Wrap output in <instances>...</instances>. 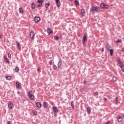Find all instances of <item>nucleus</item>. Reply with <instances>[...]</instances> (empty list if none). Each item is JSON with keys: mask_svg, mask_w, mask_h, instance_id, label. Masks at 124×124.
<instances>
[{"mask_svg": "<svg viewBox=\"0 0 124 124\" xmlns=\"http://www.w3.org/2000/svg\"><path fill=\"white\" fill-rule=\"evenodd\" d=\"M100 8L99 7H92L90 9L91 12H94V11H98Z\"/></svg>", "mask_w": 124, "mask_h": 124, "instance_id": "nucleus-1", "label": "nucleus"}, {"mask_svg": "<svg viewBox=\"0 0 124 124\" xmlns=\"http://www.w3.org/2000/svg\"><path fill=\"white\" fill-rule=\"evenodd\" d=\"M28 96L30 98H31L32 100L34 98V95H33L32 94V91H29Z\"/></svg>", "mask_w": 124, "mask_h": 124, "instance_id": "nucleus-2", "label": "nucleus"}, {"mask_svg": "<svg viewBox=\"0 0 124 124\" xmlns=\"http://www.w3.org/2000/svg\"><path fill=\"white\" fill-rule=\"evenodd\" d=\"M86 41H87V35L85 34L83 36V38L82 39V43L83 45H85V44H86Z\"/></svg>", "mask_w": 124, "mask_h": 124, "instance_id": "nucleus-3", "label": "nucleus"}, {"mask_svg": "<svg viewBox=\"0 0 124 124\" xmlns=\"http://www.w3.org/2000/svg\"><path fill=\"white\" fill-rule=\"evenodd\" d=\"M100 6L101 7V8H106L107 9L108 8L109 6L106 4H105V3H102L100 4Z\"/></svg>", "mask_w": 124, "mask_h": 124, "instance_id": "nucleus-4", "label": "nucleus"}, {"mask_svg": "<svg viewBox=\"0 0 124 124\" xmlns=\"http://www.w3.org/2000/svg\"><path fill=\"white\" fill-rule=\"evenodd\" d=\"M16 87L18 89V90H21L22 86H21L20 82H16Z\"/></svg>", "mask_w": 124, "mask_h": 124, "instance_id": "nucleus-5", "label": "nucleus"}, {"mask_svg": "<svg viewBox=\"0 0 124 124\" xmlns=\"http://www.w3.org/2000/svg\"><path fill=\"white\" fill-rule=\"evenodd\" d=\"M35 36V34L34 33V32L31 31L30 33V37L31 39H34V37Z\"/></svg>", "mask_w": 124, "mask_h": 124, "instance_id": "nucleus-6", "label": "nucleus"}, {"mask_svg": "<svg viewBox=\"0 0 124 124\" xmlns=\"http://www.w3.org/2000/svg\"><path fill=\"white\" fill-rule=\"evenodd\" d=\"M36 107L38 108H41V103L39 102H36L35 103Z\"/></svg>", "mask_w": 124, "mask_h": 124, "instance_id": "nucleus-7", "label": "nucleus"}, {"mask_svg": "<svg viewBox=\"0 0 124 124\" xmlns=\"http://www.w3.org/2000/svg\"><path fill=\"white\" fill-rule=\"evenodd\" d=\"M40 21V17L35 16L34 17V22L35 23H38Z\"/></svg>", "mask_w": 124, "mask_h": 124, "instance_id": "nucleus-8", "label": "nucleus"}, {"mask_svg": "<svg viewBox=\"0 0 124 124\" xmlns=\"http://www.w3.org/2000/svg\"><path fill=\"white\" fill-rule=\"evenodd\" d=\"M62 60H60L59 61L57 66L58 68H61V66H62Z\"/></svg>", "mask_w": 124, "mask_h": 124, "instance_id": "nucleus-9", "label": "nucleus"}, {"mask_svg": "<svg viewBox=\"0 0 124 124\" xmlns=\"http://www.w3.org/2000/svg\"><path fill=\"white\" fill-rule=\"evenodd\" d=\"M12 102L11 101H10L8 104V108L9 109H12Z\"/></svg>", "mask_w": 124, "mask_h": 124, "instance_id": "nucleus-10", "label": "nucleus"}, {"mask_svg": "<svg viewBox=\"0 0 124 124\" xmlns=\"http://www.w3.org/2000/svg\"><path fill=\"white\" fill-rule=\"evenodd\" d=\"M16 45L18 49H19V50H21V46L20 45V43L18 41H16Z\"/></svg>", "mask_w": 124, "mask_h": 124, "instance_id": "nucleus-11", "label": "nucleus"}, {"mask_svg": "<svg viewBox=\"0 0 124 124\" xmlns=\"http://www.w3.org/2000/svg\"><path fill=\"white\" fill-rule=\"evenodd\" d=\"M106 48L107 49L108 51H109L110 50V48H111V46H110L109 44H108L106 45Z\"/></svg>", "mask_w": 124, "mask_h": 124, "instance_id": "nucleus-12", "label": "nucleus"}, {"mask_svg": "<svg viewBox=\"0 0 124 124\" xmlns=\"http://www.w3.org/2000/svg\"><path fill=\"white\" fill-rule=\"evenodd\" d=\"M56 1L58 7H60V6H61V1H60V0H56Z\"/></svg>", "mask_w": 124, "mask_h": 124, "instance_id": "nucleus-13", "label": "nucleus"}, {"mask_svg": "<svg viewBox=\"0 0 124 124\" xmlns=\"http://www.w3.org/2000/svg\"><path fill=\"white\" fill-rule=\"evenodd\" d=\"M47 32L50 34V33H53V31L51 30V28H48L47 29Z\"/></svg>", "mask_w": 124, "mask_h": 124, "instance_id": "nucleus-14", "label": "nucleus"}, {"mask_svg": "<svg viewBox=\"0 0 124 124\" xmlns=\"http://www.w3.org/2000/svg\"><path fill=\"white\" fill-rule=\"evenodd\" d=\"M117 118H118V121L119 123H121V122L123 121V118L121 116H118Z\"/></svg>", "mask_w": 124, "mask_h": 124, "instance_id": "nucleus-15", "label": "nucleus"}, {"mask_svg": "<svg viewBox=\"0 0 124 124\" xmlns=\"http://www.w3.org/2000/svg\"><path fill=\"white\" fill-rule=\"evenodd\" d=\"M43 106L46 109H47V108H48V106H47V103H46V102H43Z\"/></svg>", "mask_w": 124, "mask_h": 124, "instance_id": "nucleus-16", "label": "nucleus"}, {"mask_svg": "<svg viewBox=\"0 0 124 124\" xmlns=\"http://www.w3.org/2000/svg\"><path fill=\"white\" fill-rule=\"evenodd\" d=\"M31 8L32 9H35V8H36V6H35V4H34V3H32Z\"/></svg>", "mask_w": 124, "mask_h": 124, "instance_id": "nucleus-17", "label": "nucleus"}, {"mask_svg": "<svg viewBox=\"0 0 124 124\" xmlns=\"http://www.w3.org/2000/svg\"><path fill=\"white\" fill-rule=\"evenodd\" d=\"M11 78H12V77L10 76H6L5 77V78L6 79V80H11Z\"/></svg>", "mask_w": 124, "mask_h": 124, "instance_id": "nucleus-18", "label": "nucleus"}, {"mask_svg": "<svg viewBox=\"0 0 124 124\" xmlns=\"http://www.w3.org/2000/svg\"><path fill=\"white\" fill-rule=\"evenodd\" d=\"M85 13H86V12H85V9H82L81 10V13H80L81 15L82 16H83V15H84V14H85Z\"/></svg>", "mask_w": 124, "mask_h": 124, "instance_id": "nucleus-19", "label": "nucleus"}, {"mask_svg": "<svg viewBox=\"0 0 124 124\" xmlns=\"http://www.w3.org/2000/svg\"><path fill=\"white\" fill-rule=\"evenodd\" d=\"M53 110L54 111V112H55L56 113H57V112H58V108H57V107H54L53 108Z\"/></svg>", "mask_w": 124, "mask_h": 124, "instance_id": "nucleus-20", "label": "nucleus"}, {"mask_svg": "<svg viewBox=\"0 0 124 124\" xmlns=\"http://www.w3.org/2000/svg\"><path fill=\"white\" fill-rule=\"evenodd\" d=\"M108 51L110 52V56H112L114 53V50H113V49H110Z\"/></svg>", "mask_w": 124, "mask_h": 124, "instance_id": "nucleus-21", "label": "nucleus"}, {"mask_svg": "<svg viewBox=\"0 0 124 124\" xmlns=\"http://www.w3.org/2000/svg\"><path fill=\"white\" fill-rule=\"evenodd\" d=\"M71 106L72 109H74V102L73 101H72L71 102Z\"/></svg>", "mask_w": 124, "mask_h": 124, "instance_id": "nucleus-22", "label": "nucleus"}, {"mask_svg": "<svg viewBox=\"0 0 124 124\" xmlns=\"http://www.w3.org/2000/svg\"><path fill=\"white\" fill-rule=\"evenodd\" d=\"M4 59L5 60L6 62H7L8 63H9V62H9V60H8V59L7 58V57H5V56L4 57Z\"/></svg>", "mask_w": 124, "mask_h": 124, "instance_id": "nucleus-23", "label": "nucleus"}, {"mask_svg": "<svg viewBox=\"0 0 124 124\" xmlns=\"http://www.w3.org/2000/svg\"><path fill=\"white\" fill-rule=\"evenodd\" d=\"M119 97H116L115 98V102H116V104H118L119 103Z\"/></svg>", "mask_w": 124, "mask_h": 124, "instance_id": "nucleus-24", "label": "nucleus"}, {"mask_svg": "<svg viewBox=\"0 0 124 124\" xmlns=\"http://www.w3.org/2000/svg\"><path fill=\"white\" fill-rule=\"evenodd\" d=\"M19 11L20 13H21L22 14H23V13H24V11L23 10V8H20L19 9Z\"/></svg>", "mask_w": 124, "mask_h": 124, "instance_id": "nucleus-25", "label": "nucleus"}, {"mask_svg": "<svg viewBox=\"0 0 124 124\" xmlns=\"http://www.w3.org/2000/svg\"><path fill=\"white\" fill-rule=\"evenodd\" d=\"M86 110L89 114H91V109H90V108H87Z\"/></svg>", "mask_w": 124, "mask_h": 124, "instance_id": "nucleus-26", "label": "nucleus"}, {"mask_svg": "<svg viewBox=\"0 0 124 124\" xmlns=\"http://www.w3.org/2000/svg\"><path fill=\"white\" fill-rule=\"evenodd\" d=\"M120 66L121 67V69H122V70L123 72H124V64H123L122 65H121Z\"/></svg>", "mask_w": 124, "mask_h": 124, "instance_id": "nucleus-27", "label": "nucleus"}, {"mask_svg": "<svg viewBox=\"0 0 124 124\" xmlns=\"http://www.w3.org/2000/svg\"><path fill=\"white\" fill-rule=\"evenodd\" d=\"M54 39H55V40L58 41L60 40V38L59 37V36L56 35L54 37Z\"/></svg>", "mask_w": 124, "mask_h": 124, "instance_id": "nucleus-28", "label": "nucleus"}, {"mask_svg": "<svg viewBox=\"0 0 124 124\" xmlns=\"http://www.w3.org/2000/svg\"><path fill=\"white\" fill-rule=\"evenodd\" d=\"M117 62H118V63H119L120 65H123V64L122 63V62H121V60L119 59L118 61H117Z\"/></svg>", "mask_w": 124, "mask_h": 124, "instance_id": "nucleus-29", "label": "nucleus"}, {"mask_svg": "<svg viewBox=\"0 0 124 124\" xmlns=\"http://www.w3.org/2000/svg\"><path fill=\"white\" fill-rule=\"evenodd\" d=\"M112 80L114 82H116V81H117V77H113L112 78Z\"/></svg>", "mask_w": 124, "mask_h": 124, "instance_id": "nucleus-30", "label": "nucleus"}, {"mask_svg": "<svg viewBox=\"0 0 124 124\" xmlns=\"http://www.w3.org/2000/svg\"><path fill=\"white\" fill-rule=\"evenodd\" d=\"M16 72H19V67H16L15 68Z\"/></svg>", "mask_w": 124, "mask_h": 124, "instance_id": "nucleus-31", "label": "nucleus"}, {"mask_svg": "<svg viewBox=\"0 0 124 124\" xmlns=\"http://www.w3.org/2000/svg\"><path fill=\"white\" fill-rule=\"evenodd\" d=\"M119 42H120V43H122V40L119 39V40L116 41V44H118L119 43Z\"/></svg>", "mask_w": 124, "mask_h": 124, "instance_id": "nucleus-32", "label": "nucleus"}, {"mask_svg": "<svg viewBox=\"0 0 124 124\" xmlns=\"http://www.w3.org/2000/svg\"><path fill=\"white\" fill-rule=\"evenodd\" d=\"M75 3L77 5H79V2H78V1H77V0H75Z\"/></svg>", "mask_w": 124, "mask_h": 124, "instance_id": "nucleus-33", "label": "nucleus"}, {"mask_svg": "<svg viewBox=\"0 0 124 124\" xmlns=\"http://www.w3.org/2000/svg\"><path fill=\"white\" fill-rule=\"evenodd\" d=\"M37 2L39 3H40V2H41V3H43V0H38Z\"/></svg>", "mask_w": 124, "mask_h": 124, "instance_id": "nucleus-34", "label": "nucleus"}, {"mask_svg": "<svg viewBox=\"0 0 124 124\" xmlns=\"http://www.w3.org/2000/svg\"><path fill=\"white\" fill-rule=\"evenodd\" d=\"M49 5H50V3H47V4H46V8H48V7H49Z\"/></svg>", "mask_w": 124, "mask_h": 124, "instance_id": "nucleus-35", "label": "nucleus"}, {"mask_svg": "<svg viewBox=\"0 0 124 124\" xmlns=\"http://www.w3.org/2000/svg\"><path fill=\"white\" fill-rule=\"evenodd\" d=\"M53 68L55 69V70H57L58 69V67H57V66L56 65H54Z\"/></svg>", "mask_w": 124, "mask_h": 124, "instance_id": "nucleus-36", "label": "nucleus"}, {"mask_svg": "<svg viewBox=\"0 0 124 124\" xmlns=\"http://www.w3.org/2000/svg\"><path fill=\"white\" fill-rule=\"evenodd\" d=\"M33 113L34 116H36V115H37V112H36V111H33Z\"/></svg>", "mask_w": 124, "mask_h": 124, "instance_id": "nucleus-37", "label": "nucleus"}, {"mask_svg": "<svg viewBox=\"0 0 124 124\" xmlns=\"http://www.w3.org/2000/svg\"><path fill=\"white\" fill-rule=\"evenodd\" d=\"M49 63L50 65H53V62H52V61H49Z\"/></svg>", "mask_w": 124, "mask_h": 124, "instance_id": "nucleus-38", "label": "nucleus"}, {"mask_svg": "<svg viewBox=\"0 0 124 124\" xmlns=\"http://www.w3.org/2000/svg\"><path fill=\"white\" fill-rule=\"evenodd\" d=\"M8 58H11V54L10 53H8Z\"/></svg>", "mask_w": 124, "mask_h": 124, "instance_id": "nucleus-39", "label": "nucleus"}, {"mask_svg": "<svg viewBox=\"0 0 124 124\" xmlns=\"http://www.w3.org/2000/svg\"><path fill=\"white\" fill-rule=\"evenodd\" d=\"M41 3H40L39 4V5H38V7H39V6H42V3H41V2H40Z\"/></svg>", "mask_w": 124, "mask_h": 124, "instance_id": "nucleus-40", "label": "nucleus"}, {"mask_svg": "<svg viewBox=\"0 0 124 124\" xmlns=\"http://www.w3.org/2000/svg\"><path fill=\"white\" fill-rule=\"evenodd\" d=\"M94 94H95V95H97V94H98V92H95Z\"/></svg>", "mask_w": 124, "mask_h": 124, "instance_id": "nucleus-41", "label": "nucleus"}, {"mask_svg": "<svg viewBox=\"0 0 124 124\" xmlns=\"http://www.w3.org/2000/svg\"><path fill=\"white\" fill-rule=\"evenodd\" d=\"M104 52V48L103 47L102 48V52L103 53Z\"/></svg>", "mask_w": 124, "mask_h": 124, "instance_id": "nucleus-42", "label": "nucleus"}, {"mask_svg": "<svg viewBox=\"0 0 124 124\" xmlns=\"http://www.w3.org/2000/svg\"><path fill=\"white\" fill-rule=\"evenodd\" d=\"M37 71H38V72H39V71H40V68L38 67L37 68Z\"/></svg>", "mask_w": 124, "mask_h": 124, "instance_id": "nucleus-43", "label": "nucleus"}, {"mask_svg": "<svg viewBox=\"0 0 124 124\" xmlns=\"http://www.w3.org/2000/svg\"><path fill=\"white\" fill-rule=\"evenodd\" d=\"M57 113H54V117H57Z\"/></svg>", "mask_w": 124, "mask_h": 124, "instance_id": "nucleus-44", "label": "nucleus"}, {"mask_svg": "<svg viewBox=\"0 0 124 124\" xmlns=\"http://www.w3.org/2000/svg\"><path fill=\"white\" fill-rule=\"evenodd\" d=\"M104 101H107V99L105 97V98H104Z\"/></svg>", "mask_w": 124, "mask_h": 124, "instance_id": "nucleus-45", "label": "nucleus"}, {"mask_svg": "<svg viewBox=\"0 0 124 124\" xmlns=\"http://www.w3.org/2000/svg\"><path fill=\"white\" fill-rule=\"evenodd\" d=\"M7 124H11V122L8 121Z\"/></svg>", "mask_w": 124, "mask_h": 124, "instance_id": "nucleus-46", "label": "nucleus"}, {"mask_svg": "<svg viewBox=\"0 0 124 124\" xmlns=\"http://www.w3.org/2000/svg\"><path fill=\"white\" fill-rule=\"evenodd\" d=\"M87 81H86V80H85L84 81V83H83V84H87Z\"/></svg>", "mask_w": 124, "mask_h": 124, "instance_id": "nucleus-47", "label": "nucleus"}, {"mask_svg": "<svg viewBox=\"0 0 124 124\" xmlns=\"http://www.w3.org/2000/svg\"><path fill=\"white\" fill-rule=\"evenodd\" d=\"M0 38H2V34L0 35Z\"/></svg>", "mask_w": 124, "mask_h": 124, "instance_id": "nucleus-48", "label": "nucleus"}, {"mask_svg": "<svg viewBox=\"0 0 124 124\" xmlns=\"http://www.w3.org/2000/svg\"><path fill=\"white\" fill-rule=\"evenodd\" d=\"M17 94H20V92L18 91V92H17Z\"/></svg>", "mask_w": 124, "mask_h": 124, "instance_id": "nucleus-49", "label": "nucleus"}, {"mask_svg": "<svg viewBox=\"0 0 124 124\" xmlns=\"http://www.w3.org/2000/svg\"><path fill=\"white\" fill-rule=\"evenodd\" d=\"M122 51L123 52H124V47L122 48Z\"/></svg>", "mask_w": 124, "mask_h": 124, "instance_id": "nucleus-50", "label": "nucleus"}, {"mask_svg": "<svg viewBox=\"0 0 124 124\" xmlns=\"http://www.w3.org/2000/svg\"><path fill=\"white\" fill-rule=\"evenodd\" d=\"M48 13H51V11H49Z\"/></svg>", "mask_w": 124, "mask_h": 124, "instance_id": "nucleus-51", "label": "nucleus"}, {"mask_svg": "<svg viewBox=\"0 0 124 124\" xmlns=\"http://www.w3.org/2000/svg\"><path fill=\"white\" fill-rule=\"evenodd\" d=\"M71 0V1H72V0Z\"/></svg>", "mask_w": 124, "mask_h": 124, "instance_id": "nucleus-52", "label": "nucleus"}]
</instances>
